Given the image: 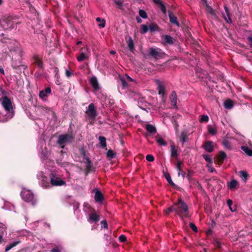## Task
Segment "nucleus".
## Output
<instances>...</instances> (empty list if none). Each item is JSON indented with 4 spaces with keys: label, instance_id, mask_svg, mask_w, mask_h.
<instances>
[{
    "label": "nucleus",
    "instance_id": "13d9d810",
    "mask_svg": "<svg viewBox=\"0 0 252 252\" xmlns=\"http://www.w3.org/2000/svg\"><path fill=\"white\" fill-rule=\"evenodd\" d=\"M4 91L2 89V87L0 86V96H3L4 95Z\"/></svg>",
    "mask_w": 252,
    "mask_h": 252
},
{
    "label": "nucleus",
    "instance_id": "0e129e2a",
    "mask_svg": "<svg viewBox=\"0 0 252 252\" xmlns=\"http://www.w3.org/2000/svg\"><path fill=\"white\" fill-rule=\"evenodd\" d=\"M52 252H60L58 248H55L52 250Z\"/></svg>",
    "mask_w": 252,
    "mask_h": 252
},
{
    "label": "nucleus",
    "instance_id": "052dcab7",
    "mask_svg": "<svg viewBox=\"0 0 252 252\" xmlns=\"http://www.w3.org/2000/svg\"><path fill=\"white\" fill-rule=\"evenodd\" d=\"M248 38L251 45H252V35L249 36Z\"/></svg>",
    "mask_w": 252,
    "mask_h": 252
},
{
    "label": "nucleus",
    "instance_id": "774afa93",
    "mask_svg": "<svg viewBox=\"0 0 252 252\" xmlns=\"http://www.w3.org/2000/svg\"><path fill=\"white\" fill-rule=\"evenodd\" d=\"M115 53H116L115 51L114 50H112L110 51V54L111 55H114L115 54Z\"/></svg>",
    "mask_w": 252,
    "mask_h": 252
},
{
    "label": "nucleus",
    "instance_id": "cd10ccee",
    "mask_svg": "<svg viewBox=\"0 0 252 252\" xmlns=\"http://www.w3.org/2000/svg\"><path fill=\"white\" fill-rule=\"evenodd\" d=\"M226 154L224 152H220L218 157V161L219 162L222 163L223 160L226 158Z\"/></svg>",
    "mask_w": 252,
    "mask_h": 252
},
{
    "label": "nucleus",
    "instance_id": "f3484780",
    "mask_svg": "<svg viewBox=\"0 0 252 252\" xmlns=\"http://www.w3.org/2000/svg\"><path fill=\"white\" fill-rule=\"evenodd\" d=\"M171 156L173 158H177L178 154V150L177 148L176 147L174 144H172L171 145Z\"/></svg>",
    "mask_w": 252,
    "mask_h": 252
},
{
    "label": "nucleus",
    "instance_id": "a878e982",
    "mask_svg": "<svg viewBox=\"0 0 252 252\" xmlns=\"http://www.w3.org/2000/svg\"><path fill=\"white\" fill-rule=\"evenodd\" d=\"M238 185V182L236 180L231 181L228 184V187L230 189H235Z\"/></svg>",
    "mask_w": 252,
    "mask_h": 252
},
{
    "label": "nucleus",
    "instance_id": "aec40b11",
    "mask_svg": "<svg viewBox=\"0 0 252 252\" xmlns=\"http://www.w3.org/2000/svg\"><path fill=\"white\" fill-rule=\"evenodd\" d=\"M19 243H20V241H15L12 242L11 243L7 245L6 246V247L5 248V251L6 252L9 251L10 249H11L13 247H15L16 246H17Z\"/></svg>",
    "mask_w": 252,
    "mask_h": 252
},
{
    "label": "nucleus",
    "instance_id": "6e6d98bb",
    "mask_svg": "<svg viewBox=\"0 0 252 252\" xmlns=\"http://www.w3.org/2000/svg\"><path fill=\"white\" fill-rule=\"evenodd\" d=\"M65 75L67 77H70L72 75V73L68 70H65Z\"/></svg>",
    "mask_w": 252,
    "mask_h": 252
},
{
    "label": "nucleus",
    "instance_id": "603ef678",
    "mask_svg": "<svg viewBox=\"0 0 252 252\" xmlns=\"http://www.w3.org/2000/svg\"><path fill=\"white\" fill-rule=\"evenodd\" d=\"M160 5L161 10L164 14H165L166 13V7H165V5L163 4V3H161V4Z\"/></svg>",
    "mask_w": 252,
    "mask_h": 252
},
{
    "label": "nucleus",
    "instance_id": "393cba45",
    "mask_svg": "<svg viewBox=\"0 0 252 252\" xmlns=\"http://www.w3.org/2000/svg\"><path fill=\"white\" fill-rule=\"evenodd\" d=\"M145 127L147 131L149 133H155L156 132V127L152 125L147 124Z\"/></svg>",
    "mask_w": 252,
    "mask_h": 252
},
{
    "label": "nucleus",
    "instance_id": "4468645a",
    "mask_svg": "<svg viewBox=\"0 0 252 252\" xmlns=\"http://www.w3.org/2000/svg\"><path fill=\"white\" fill-rule=\"evenodd\" d=\"M204 148L206 151L212 152L214 149L213 143L210 141L206 142L204 145Z\"/></svg>",
    "mask_w": 252,
    "mask_h": 252
},
{
    "label": "nucleus",
    "instance_id": "c756f323",
    "mask_svg": "<svg viewBox=\"0 0 252 252\" xmlns=\"http://www.w3.org/2000/svg\"><path fill=\"white\" fill-rule=\"evenodd\" d=\"M99 142L103 148L106 147V138L104 136H99Z\"/></svg>",
    "mask_w": 252,
    "mask_h": 252
},
{
    "label": "nucleus",
    "instance_id": "a211bd4d",
    "mask_svg": "<svg viewBox=\"0 0 252 252\" xmlns=\"http://www.w3.org/2000/svg\"><path fill=\"white\" fill-rule=\"evenodd\" d=\"M224 106L226 109H230L233 108L234 104L233 101L230 99H227L224 102Z\"/></svg>",
    "mask_w": 252,
    "mask_h": 252
},
{
    "label": "nucleus",
    "instance_id": "7ed1b4c3",
    "mask_svg": "<svg viewBox=\"0 0 252 252\" xmlns=\"http://www.w3.org/2000/svg\"><path fill=\"white\" fill-rule=\"evenodd\" d=\"M2 105L7 112V114L5 115L6 116V120L12 118L13 116V112L10 100L7 97L4 96L2 98Z\"/></svg>",
    "mask_w": 252,
    "mask_h": 252
},
{
    "label": "nucleus",
    "instance_id": "4be33fe9",
    "mask_svg": "<svg viewBox=\"0 0 252 252\" xmlns=\"http://www.w3.org/2000/svg\"><path fill=\"white\" fill-rule=\"evenodd\" d=\"M241 149L248 156H252V148H249L246 146H242Z\"/></svg>",
    "mask_w": 252,
    "mask_h": 252
},
{
    "label": "nucleus",
    "instance_id": "20e7f679",
    "mask_svg": "<svg viewBox=\"0 0 252 252\" xmlns=\"http://www.w3.org/2000/svg\"><path fill=\"white\" fill-rule=\"evenodd\" d=\"M22 197L24 200L28 202H31L33 205L36 203V200L34 198L32 192L30 190L24 189L21 193Z\"/></svg>",
    "mask_w": 252,
    "mask_h": 252
},
{
    "label": "nucleus",
    "instance_id": "6ab92c4d",
    "mask_svg": "<svg viewBox=\"0 0 252 252\" xmlns=\"http://www.w3.org/2000/svg\"><path fill=\"white\" fill-rule=\"evenodd\" d=\"M94 198L95 201L98 202H101L103 198L101 192L98 190L95 192Z\"/></svg>",
    "mask_w": 252,
    "mask_h": 252
},
{
    "label": "nucleus",
    "instance_id": "ddd939ff",
    "mask_svg": "<svg viewBox=\"0 0 252 252\" xmlns=\"http://www.w3.org/2000/svg\"><path fill=\"white\" fill-rule=\"evenodd\" d=\"M224 8L225 10V12H223L222 15L225 19V20L228 23H231L232 21L230 16L229 9L228 7L226 5H224Z\"/></svg>",
    "mask_w": 252,
    "mask_h": 252
},
{
    "label": "nucleus",
    "instance_id": "5701e85b",
    "mask_svg": "<svg viewBox=\"0 0 252 252\" xmlns=\"http://www.w3.org/2000/svg\"><path fill=\"white\" fill-rule=\"evenodd\" d=\"M149 30L151 32L159 31V28L156 23H153L149 25Z\"/></svg>",
    "mask_w": 252,
    "mask_h": 252
},
{
    "label": "nucleus",
    "instance_id": "f03ea898",
    "mask_svg": "<svg viewBox=\"0 0 252 252\" xmlns=\"http://www.w3.org/2000/svg\"><path fill=\"white\" fill-rule=\"evenodd\" d=\"M173 209L180 217H187L188 216V207L181 199H179L178 202L173 205Z\"/></svg>",
    "mask_w": 252,
    "mask_h": 252
},
{
    "label": "nucleus",
    "instance_id": "72a5a7b5",
    "mask_svg": "<svg viewBox=\"0 0 252 252\" xmlns=\"http://www.w3.org/2000/svg\"><path fill=\"white\" fill-rule=\"evenodd\" d=\"M128 48L130 50H132L134 48V43L131 37H129L127 41Z\"/></svg>",
    "mask_w": 252,
    "mask_h": 252
},
{
    "label": "nucleus",
    "instance_id": "1a4fd4ad",
    "mask_svg": "<svg viewBox=\"0 0 252 252\" xmlns=\"http://www.w3.org/2000/svg\"><path fill=\"white\" fill-rule=\"evenodd\" d=\"M149 53L151 56L156 59L161 57L162 54L161 50L158 48H151L149 49Z\"/></svg>",
    "mask_w": 252,
    "mask_h": 252
},
{
    "label": "nucleus",
    "instance_id": "5fc2aeb1",
    "mask_svg": "<svg viewBox=\"0 0 252 252\" xmlns=\"http://www.w3.org/2000/svg\"><path fill=\"white\" fill-rule=\"evenodd\" d=\"M178 176H182V177L184 178L185 177L186 173L185 172L182 171L181 170L180 171H179L178 173Z\"/></svg>",
    "mask_w": 252,
    "mask_h": 252
},
{
    "label": "nucleus",
    "instance_id": "0eeeda50",
    "mask_svg": "<svg viewBox=\"0 0 252 252\" xmlns=\"http://www.w3.org/2000/svg\"><path fill=\"white\" fill-rule=\"evenodd\" d=\"M87 116L89 119L94 120L95 119L97 115L94 103H92L89 104L86 111Z\"/></svg>",
    "mask_w": 252,
    "mask_h": 252
},
{
    "label": "nucleus",
    "instance_id": "c9c22d12",
    "mask_svg": "<svg viewBox=\"0 0 252 252\" xmlns=\"http://www.w3.org/2000/svg\"><path fill=\"white\" fill-rule=\"evenodd\" d=\"M141 32L142 33H145L149 30V27H148L147 25H144V24L141 25Z\"/></svg>",
    "mask_w": 252,
    "mask_h": 252
},
{
    "label": "nucleus",
    "instance_id": "bf43d9fd",
    "mask_svg": "<svg viewBox=\"0 0 252 252\" xmlns=\"http://www.w3.org/2000/svg\"><path fill=\"white\" fill-rule=\"evenodd\" d=\"M126 78L127 81H128L129 82H133L134 81V80L127 75H126Z\"/></svg>",
    "mask_w": 252,
    "mask_h": 252
},
{
    "label": "nucleus",
    "instance_id": "f704fd0d",
    "mask_svg": "<svg viewBox=\"0 0 252 252\" xmlns=\"http://www.w3.org/2000/svg\"><path fill=\"white\" fill-rule=\"evenodd\" d=\"M157 142L160 145L166 146L167 145L166 142L161 137H159L157 139Z\"/></svg>",
    "mask_w": 252,
    "mask_h": 252
},
{
    "label": "nucleus",
    "instance_id": "6e6552de",
    "mask_svg": "<svg viewBox=\"0 0 252 252\" xmlns=\"http://www.w3.org/2000/svg\"><path fill=\"white\" fill-rule=\"evenodd\" d=\"M90 50L88 47L81 48L80 51V54L77 57V60L78 62H82L88 60L90 57Z\"/></svg>",
    "mask_w": 252,
    "mask_h": 252
},
{
    "label": "nucleus",
    "instance_id": "79ce46f5",
    "mask_svg": "<svg viewBox=\"0 0 252 252\" xmlns=\"http://www.w3.org/2000/svg\"><path fill=\"white\" fill-rule=\"evenodd\" d=\"M146 158L147 161H150V162L153 161L155 159L154 156H152V155H148L146 156Z\"/></svg>",
    "mask_w": 252,
    "mask_h": 252
},
{
    "label": "nucleus",
    "instance_id": "f257e3e1",
    "mask_svg": "<svg viewBox=\"0 0 252 252\" xmlns=\"http://www.w3.org/2000/svg\"><path fill=\"white\" fill-rule=\"evenodd\" d=\"M50 181L44 173L40 171L37 174V178L41 186L45 188H50L52 186L60 187L65 186L66 182L63 180L62 176L58 171H51L50 175Z\"/></svg>",
    "mask_w": 252,
    "mask_h": 252
},
{
    "label": "nucleus",
    "instance_id": "423d86ee",
    "mask_svg": "<svg viewBox=\"0 0 252 252\" xmlns=\"http://www.w3.org/2000/svg\"><path fill=\"white\" fill-rule=\"evenodd\" d=\"M72 140V137L71 135L63 134L59 136L57 143L61 146L62 148L64 147V145L71 142Z\"/></svg>",
    "mask_w": 252,
    "mask_h": 252
},
{
    "label": "nucleus",
    "instance_id": "a19ab883",
    "mask_svg": "<svg viewBox=\"0 0 252 252\" xmlns=\"http://www.w3.org/2000/svg\"><path fill=\"white\" fill-rule=\"evenodd\" d=\"M223 146L228 149H231V146L229 142L227 140H224L222 142Z\"/></svg>",
    "mask_w": 252,
    "mask_h": 252
},
{
    "label": "nucleus",
    "instance_id": "a18cd8bd",
    "mask_svg": "<svg viewBox=\"0 0 252 252\" xmlns=\"http://www.w3.org/2000/svg\"><path fill=\"white\" fill-rule=\"evenodd\" d=\"M211 164H207L206 166L208 168L209 172H210L211 173H213V172L215 171V170L213 168Z\"/></svg>",
    "mask_w": 252,
    "mask_h": 252
},
{
    "label": "nucleus",
    "instance_id": "7c9ffc66",
    "mask_svg": "<svg viewBox=\"0 0 252 252\" xmlns=\"http://www.w3.org/2000/svg\"><path fill=\"white\" fill-rule=\"evenodd\" d=\"M208 130L209 132L212 135H215L216 134V129L214 126H208Z\"/></svg>",
    "mask_w": 252,
    "mask_h": 252
},
{
    "label": "nucleus",
    "instance_id": "864d4df0",
    "mask_svg": "<svg viewBox=\"0 0 252 252\" xmlns=\"http://www.w3.org/2000/svg\"><path fill=\"white\" fill-rule=\"evenodd\" d=\"M105 26V21L104 19H102V22L98 25V27L100 28H104Z\"/></svg>",
    "mask_w": 252,
    "mask_h": 252
},
{
    "label": "nucleus",
    "instance_id": "338daca9",
    "mask_svg": "<svg viewBox=\"0 0 252 252\" xmlns=\"http://www.w3.org/2000/svg\"><path fill=\"white\" fill-rule=\"evenodd\" d=\"M0 72L2 74H4V73L3 69L2 68H1V67H0Z\"/></svg>",
    "mask_w": 252,
    "mask_h": 252
},
{
    "label": "nucleus",
    "instance_id": "412c9836",
    "mask_svg": "<svg viewBox=\"0 0 252 252\" xmlns=\"http://www.w3.org/2000/svg\"><path fill=\"white\" fill-rule=\"evenodd\" d=\"M158 91L159 94L163 96L165 94V88L164 86L160 83H158Z\"/></svg>",
    "mask_w": 252,
    "mask_h": 252
},
{
    "label": "nucleus",
    "instance_id": "dca6fc26",
    "mask_svg": "<svg viewBox=\"0 0 252 252\" xmlns=\"http://www.w3.org/2000/svg\"><path fill=\"white\" fill-rule=\"evenodd\" d=\"M162 39L164 44H172L173 43V38L170 35H163L162 36Z\"/></svg>",
    "mask_w": 252,
    "mask_h": 252
},
{
    "label": "nucleus",
    "instance_id": "9b49d317",
    "mask_svg": "<svg viewBox=\"0 0 252 252\" xmlns=\"http://www.w3.org/2000/svg\"><path fill=\"white\" fill-rule=\"evenodd\" d=\"M99 216L95 212H93L88 215V221L90 223L96 222L99 221Z\"/></svg>",
    "mask_w": 252,
    "mask_h": 252
},
{
    "label": "nucleus",
    "instance_id": "8fccbe9b",
    "mask_svg": "<svg viewBox=\"0 0 252 252\" xmlns=\"http://www.w3.org/2000/svg\"><path fill=\"white\" fill-rule=\"evenodd\" d=\"M101 227L104 228H107V223L106 220H103L101 222Z\"/></svg>",
    "mask_w": 252,
    "mask_h": 252
},
{
    "label": "nucleus",
    "instance_id": "e2e57ef3",
    "mask_svg": "<svg viewBox=\"0 0 252 252\" xmlns=\"http://www.w3.org/2000/svg\"><path fill=\"white\" fill-rule=\"evenodd\" d=\"M137 21L138 23H141L142 22V20L139 17H136Z\"/></svg>",
    "mask_w": 252,
    "mask_h": 252
},
{
    "label": "nucleus",
    "instance_id": "39448f33",
    "mask_svg": "<svg viewBox=\"0 0 252 252\" xmlns=\"http://www.w3.org/2000/svg\"><path fill=\"white\" fill-rule=\"evenodd\" d=\"M9 48L10 50V52L11 53L13 52L14 53L12 54V59H13L14 56L17 55V59L19 61V64H20L21 62V57L22 55V51L21 47L19 46L18 43L16 42L14 47L9 46Z\"/></svg>",
    "mask_w": 252,
    "mask_h": 252
},
{
    "label": "nucleus",
    "instance_id": "9d476101",
    "mask_svg": "<svg viewBox=\"0 0 252 252\" xmlns=\"http://www.w3.org/2000/svg\"><path fill=\"white\" fill-rule=\"evenodd\" d=\"M51 93V89L50 87L46 88L44 90L39 92V96L43 101H46V97Z\"/></svg>",
    "mask_w": 252,
    "mask_h": 252
},
{
    "label": "nucleus",
    "instance_id": "c03bdc74",
    "mask_svg": "<svg viewBox=\"0 0 252 252\" xmlns=\"http://www.w3.org/2000/svg\"><path fill=\"white\" fill-rule=\"evenodd\" d=\"M206 10L212 15L215 14L214 11L213 10V8L211 6L207 5Z\"/></svg>",
    "mask_w": 252,
    "mask_h": 252
},
{
    "label": "nucleus",
    "instance_id": "58836bf2",
    "mask_svg": "<svg viewBox=\"0 0 252 252\" xmlns=\"http://www.w3.org/2000/svg\"><path fill=\"white\" fill-rule=\"evenodd\" d=\"M208 120H209L208 116L206 115H203L201 117L200 122L201 123H203V122L206 123L208 121Z\"/></svg>",
    "mask_w": 252,
    "mask_h": 252
},
{
    "label": "nucleus",
    "instance_id": "c85d7f7f",
    "mask_svg": "<svg viewBox=\"0 0 252 252\" xmlns=\"http://www.w3.org/2000/svg\"><path fill=\"white\" fill-rule=\"evenodd\" d=\"M232 204H233V202H232V200H231V199L227 200V206L229 207L230 210L231 212H234L236 211V207H232Z\"/></svg>",
    "mask_w": 252,
    "mask_h": 252
},
{
    "label": "nucleus",
    "instance_id": "bb28decb",
    "mask_svg": "<svg viewBox=\"0 0 252 252\" xmlns=\"http://www.w3.org/2000/svg\"><path fill=\"white\" fill-rule=\"evenodd\" d=\"M34 63L36 64V65L40 68H42L43 67V63L41 60L38 58V56H34Z\"/></svg>",
    "mask_w": 252,
    "mask_h": 252
},
{
    "label": "nucleus",
    "instance_id": "de8ad7c7",
    "mask_svg": "<svg viewBox=\"0 0 252 252\" xmlns=\"http://www.w3.org/2000/svg\"><path fill=\"white\" fill-rule=\"evenodd\" d=\"M183 164V163L181 161H178L176 164V168L179 171H180L182 170L181 165Z\"/></svg>",
    "mask_w": 252,
    "mask_h": 252
},
{
    "label": "nucleus",
    "instance_id": "473e14b6",
    "mask_svg": "<svg viewBox=\"0 0 252 252\" xmlns=\"http://www.w3.org/2000/svg\"><path fill=\"white\" fill-rule=\"evenodd\" d=\"M180 140L183 142V143H184L187 141L188 137L185 133L182 132L180 135Z\"/></svg>",
    "mask_w": 252,
    "mask_h": 252
},
{
    "label": "nucleus",
    "instance_id": "b1692460",
    "mask_svg": "<svg viewBox=\"0 0 252 252\" xmlns=\"http://www.w3.org/2000/svg\"><path fill=\"white\" fill-rule=\"evenodd\" d=\"M169 17L171 23L174 24L178 26H179V24L177 20L176 17L172 13H169Z\"/></svg>",
    "mask_w": 252,
    "mask_h": 252
},
{
    "label": "nucleus",
    "instance_id": "37998d69",
    "mask_svg": "<svg viewBox=\"0 0 252 252\" xmlns=\"http://www.w3.org/2000/svg\"><path fill=\"white\" fill-rule=\"evenodd\" d=\"M121 82L122 85H123V86L124 88L127 87V84L126 81L125 80V79H124V78H121Z\"/></svg>",
    "mask_w": 252,
    "mask_h": 252
},
{
    "label": "nucleus",
    "instance_id": "69168bd1",
    "mask_svg": "<svg viewBox=\"0 0 252 252\" xmlns=\"http://www.w3.org/2000/svg\"><path fill=\"white\" fill-rule=\"evenodd\" d=\"M96 21L98 22H102V19L99 17H97L96 19Z\"/></svg>",
    "mask_w": 252,
    "mask_h": 252
},
{
    "label": "nucleus",
    "instance_id": "49530a36",
    "mask_svg": "<svg viewBox=\"0 0 252 252\" xmlns=\"http://www.w3.org/2000/svg\"><path fill=\"white\" fill-rule=\"evenodd\" d=\"M189 226H190V227L191 228V229L193 231L197 232V228L196 226L194 224H193V223H189Z\"/></svg>",
    "mask_w": 252,
    "mask_h": 252
},
{
    "label": "nucleus",
    "instance_id": "4d7b16f0",
    "mask_svg": "<svg viewBox=\"0 0 252 252\" xmlns=\"http://www.w3.org/2000/svg\"><path fill=\"white\" fill-rule=\"evenodd\" d=\"M174 210L173 209V206L171 208H168L166 211L165 212L167 214H169L171 211Z\"/></svg>",
    "mask_w": 252,
    "mask_h": 252
},
{
    "label": "nucleus",
    "instance_id": "ea45409f",
    "mask_svg": "<svg viewBox=\"0 0 252 252\" xmlns=\"http://www.w3.org/2000/svg\"><path fill=\"white\" fill-rule=\"evenodd\" d=\"M107 156L108 158H112L115 157V154L112 150H109L107 153Z\"/></svg>",
    "mask_w": 252,
    "mask_h": 252
},
{
    "label": "nucleus",
    "instance_id": "680f3d73",
    "mask_svg": "<svg viewBox=\"0 0 252 252\" xmlns=\"http://www.w3.org/2000/svg\"><path fill=\"white\" fill-rule=\"evenodd\" d=\"M155 2L156 3H158L159 4H161V3H162V2L160 0H154Z\"/></svg>",
    "mask_w": 252,
    "mask_h": 252
},
{
    "label": "nucleus",
    "instance_id": "f8f14e48",
    "mask_svg": "<svg viewBox=\"0 0 252 252\" xmlns=\"http://www.w3.org/2000/svg\"><path fill=\"white\" fill-rule=\"evenodd\" d=\"M90 83L95 91H97L99 89V86L96 77L92 76L91 77L90 79Z\"/></svg>",
    "mask_w": 252,
    "mask_h": 252
},
{
    "label": "nucleus",
    "instance_id": "e433bc0d",
    "mask_svg": "<svg viewBox=\"0 0 252 252\" xmlns=\"http://www.w3.org/2000/svg\"><path fill=\"white\" fill-rule=\"evenodd\" d=\"M203 157L204 159L208 162V164H212V159L211 158L209 157L208 155H203Z\"/></svg>",
    "mask_w": 252,
    "mask_h": 252
},
{
    "label": "nucleus",
    "instance_id": "09e8293b",
    "mask_svg": "<svg viewBox=\"0 0 252 252\" xmlns=\"http://www.w3.org/2000/svg\"><path fill=\"white\" fill-rule=\"evenodd\" d=\"M166 179L167 181H168V182L170 185H171L172 186H174V184L172 182V181L171 180V177H170V176L169 175L166 176Z\"/></svg>",
    "mask_w": 252,
    "mask_h": 252
},
{
    "label": "nucleus",
    "instance_id": "3c124183",
    "mask_svg": "<svg viewBox=\"0 0 252 252\" xmlns=\"http://www.w3.org/2000/svg\"><path fill=\"white\" fill-rule=\"evenodd\" d=\"M126 237L124 235H121L119 237V240L122 242L126 241Z\"/></svg>",
    "mask_w": 252,
    "mask_h": 252
},
{
    "label": "nucleus",
    "instance_id": "2f4dec72",
    "mask_svg": "<svg viewBox=\"0 0 252 252\" xmlns=\"http://www.w3.org/2000/svg\"><path fill=\"white\" fill-rule=\"evenodd\" d=\"M240 176L241 178L245 181L247 179L248 174L246 172L244 171H240L239 172Z\"/></svg>",
    "mask_w": 252,
    "mask_h": 252
},
{
    "label": "nucleus",
    "instance_id": "4c0bfd02",
    "mask_svg": "<svg viewBox=\"0 0 252 252\" xmlns=\"http://www.w3.org/2000/svg\"><path fill=\"white\" fill-rule=\"evenodd\" d=\"M139 14L140 16L144 19L147 18V15L146 12L143 10H140L139 11Z\"/></svg>",
    "mask_w": 252,
    "mask_h": 252
},
{
    "label": "nucleus",
    "instance_id": "2eb2a0df",
    "mask_svg": "<svg viewBox=\"0 0 252 252\" xmlns=\"http://www.w3.org/2000/svg\"><path fill=\"white\" fill-rule=\"evenodd\" d=\"M170 99L172 105L177 108V97L175 92H172L170 97Z\"/></svg>",
    "mask_w": 252,
    "mask_h": 252
}]
</instances>
